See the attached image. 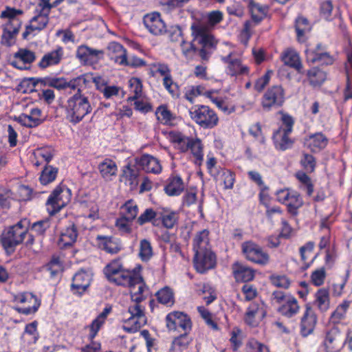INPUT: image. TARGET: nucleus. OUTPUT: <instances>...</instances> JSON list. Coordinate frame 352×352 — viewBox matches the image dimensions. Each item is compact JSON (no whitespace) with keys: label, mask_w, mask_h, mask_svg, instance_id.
<instances>
[{"label":"nucleus","mask_w":352,"mask_h":352,"mask_svg":"<svg viewBox=\"0 0 352 352\" xmlns=\"http://www.w3.org/2000/svg\"><path fill=\"white\" fill-rule=\"evenodd\" d=\"M192 41L187 44L182 38V30L179 26L173 27L168 32L172 42L181 41L184 55L186 57L197 53L204 61H208L216 50L217 41L202 23H194L191 25Z\"/></svg>","instance_id":"nucleus-1"},{"label":"nucleus","mask_w":352,"mask_h":352,"mask_svg":"<svg viewBox=\"0 0 352 352\" xmlns=\"http://www.w3.org/2000/svg\"><path fill=\"white\" fill-rule=\"evenodd\" d=\"M30 226V220L23 219L3 230L0 236V243L7 255L12 254L15 252L16 248L23 243Z\"/></svg>","instance_id":"nucleus-2"},{"label":"nucleus","mask_w":352,"mask_h":352,"mask_svg":"<svg viewBox=\"0 0 352 352\" xmlns=\"http://www.w3.org/2000/svg\"><path fill=\"white\" fill-rule=\"evenodd\" d=\"M132 304L129 307V317L124 319L123 329L129 333L138 331L146 323L144 314V307L140 303L145 299L143 294H138L136 292L131 291Z\"/></svg>","instance_id":"nucleus-3"},{"label":"nucleus","mask_w":352,"mask_h":352,"mask_svg":"<svg viewBox=\"0 0 352 352\" xmlns=\"http://www.w3.org/2000/svg\"><path fill=\"white\" fill-rule=\"evenodd\" d=\"M66 111L70 122L76 124L91 113L92 107L86 96L76 93L67 100Z\"/></svg>","instance_id":"nucleus-4"},{"label":"nucleus","mask_w":352,"mask_h":352,"mask_svg":"<svg viewBox=\"0 0 352 352\" xmlns=\"http://www.w3.org/2000/svg\"><path fill=\"white\" fill-rule=\"evenodd\" d=\"M190 118L203 129H213L219 124L216 112L206 105H195L189 110Z\"/></svg>","instance_id":"nucleus-5"},{"label":"nucleus","mask_w":352,"mask_h":352,"mask_svg":"<svg viewBox=\"0 0 352 352\" xmlns=\"http://www.w3.org/2000/svg\"><path fill=\"white\" fill-rule=\"evenodd\" d=\"M107 280L117 285L126 286L130 283L134 274L124 268L120 259H114L108 263L103 270Z\"/></svg>","instance_id":"nucleus-6"},{"label":"nucleus","mask_w":352,"mask_h":352,"mask_svg":"<svg viewBox=\"0 0 352 352\" xmlns=\"http://www.w3.org/2000/svg\"><path fill=\"white\" fill-rule=\"evenodd\" d=\"M285 91L280 85H274L267 89L261 98V105L265 111L282 107L285 102Z\"/></svg>","instance_id":"nucleus-7"},{"label":"nucleus","mask_w":352,"mask_h":352,"mask_svg":"<svg viewBox=\"0 0 352 352\" xmlns=\"http://www.w3.org/2000/svg\"><path fill=\"white\" fill-rule=\"evenodd\" d=\"M70 190L58 186L49 197L46 205L47 210L50 215H54L65 207L69 202Z\"/></svg>","instance_id":"nucleus-8"},{"label":"nucleus","mask_w":352,"mask_h":352,"mask_svg":"<svg viewBox=\"0 0 352 352\" xmlns=\"http://www.w3.org/2000/svg\"><path fill=\"white\" fill-rule=\"evenodd\" d=\"M241 248L242 252L248 260L262 265L268 263L270 261L268 254L255 243L251 241H245L242 243Z\"/></svg>","instance_id":"nucleus-9"},{"label":"nucleus","mask_w":352,"mask_h":352,"mask_svg":"<svg viewBox=\"0 0 352 352\" xmlns=\"http://www.w3.org/2000/svg\"><path fill=\"white\" fill-rule=\"evenodd\" d=\"M215 265L216 256L210 248L195 252L194 265L198 272L203 274L213 268Z\"/></svg>","instance_id":"nucleus-10"},{"label":"nucleus","mask_w":352,"mask_h":352,"mask_svg":"<svg viewBox=\"0 0 352 352\" xmlns=\"http://www.w3.org/2000/svg\"><path fill=\"white\" fill-rule=\"evenodd\" d=\"M166 327L169 330H179L182 329L188 333L191 330L192 322L188 315L180 311H173L166 317Z\"/></svg>","instance_id":"nucleus-11"},{"label":"nucleus","mask_w":352,"mask_h":352,"mask_svg":"<svg viewBox=\"0 0 352 352\" xmlns=\"http://www.w3.org/2000/svg\"><path fill=\"white\" fill-rule=\"evenodd\" d=\"M346 342L344 335L338 327H333L327 331L324 344L327 352H339Z\"/></svg>","instance_id":"nucleus-12"},{"label":"nucleus","mask_w":352,"mask_h":352,"mask_svg":"<svg viewBox=\"0 0 352 352\" xmlns=\"http://www.w3.org/2000/svg\"><path fill=\"white\" fill-rule=\"evenodd\" d=\"M306 58L309 63L321 65H332L335 58L329 52H326L325 47L318 43L315 49L306 50Z\"/></svg>","instance_id":"nucleus-13"},{"label":"nucleus","mask_w":352,"mask_h":352,"mask_svg":"<svg viewBox=\"0 0 352 352\" xmlns=\"http://www.w3.org/2000/svg\"><path fill=\"white\" fill-rule=\"evenodd\" d=\"M102 50L93 49L85 45L78 47L76 56L82 65H94L102 58Z\"/></svg>","instance_id":"nucleus-14"},{"label":"nucleus","mask_w":352,"mask_h":352,"mask_svg":"<svg viewBox=\"0 0 352 352\" xmlns=\"http://www.w3.org/2000/svg\"><path fill=\"white\" fill-rule=\"evenodd\" d=\"M36 60V54L34 52L27 48H20L13 55L10 60V65L20 70L29 69L30 66Z\"/></svg>","instance_id":"nucleus-15"},{"label":"nucleus","mask_w":352,"mask_h":352,"mask_svg":"<svg viewBox=\"0 0 352 352\" xmlns=\"http://www.w3.org/2000/svg\"><path fill=\"white\" fill-rule=\"evenodd\" d=\"M40 12L36 16H34L30 21V25L26 26L25 31L23 33V38L26 39L29 34L33 31L38 30L41 31L43 30L49 22L48 14L50 10L44 8L43 6Z\"/></svg>","instance_id":"nucleus-16"},{"label":"nucleus","mask_w":352,"mask_h":352,"mask_svg":"<svg viewBox=\"0 0 352 352\" xmlns=\"http://www.w3.org/2000/svg\"><path fill=\"white\" fill-rule=\"evenodd\" d=\"M317 322V316L311 308L307 304L305 310L300 319V333L303 337H306L313 333Z\"/></svg>","instance_id":"nucleus-17"},{"label":"nucleus","mask_w":352,"mask_h":352,"mask_svg":"<svg viewBox=\"0 0 352 352\" xmlns=\"http://www.w3.org/2000/svg\"><path fill=\"white\" fill-rule=\"evenodd\" d=\"M143 22L146 28L153 35H160L166 32V25L157 12L146 14Z\"/></svg>","instance_id":"nucleus-18"},{"label":"nucleus","mask_w":352,"mask_h":352,"mask_svg":"<svg viewBox=\"0 0 352 352\" xmlns=\"http://www.w3.org/2000/svg\"><path fill=\"white\" fill-rule=\"evenodd\" d=\"M135 163L139 168L147 173L159 174L162 171L159 160L148 154H144L140 158H136Z\"/></svg>","instance_id":"nucleus-19"},{"label":"nucleus","mask_w":352,"mask_h":352,"mask_svg":"<svg viewBox=\"0 0 352 352\" xmlns=\"http://www.w3.org/2000/svg\"><path fill=\"white\" fill-rule=\"evenodd\" d=\"M328 144L327 138L322 133H316L306 137L304 146L311 152H319L326 147Z\"/></svg>","instance_id":"nucleus-20"},{"label":"nucleus","mask_w":352,"mask_h":352,"mask_svg":"<svg viewBox=\"0 0 352 352\" xmlns=\"http://www.w3.org/2000/svg\"><path fill=\"white\" fill-rule=\"evenodd\" d=\"M107 50V55L111 60L120 65H124L127 53L126 49L120 43L111 42L109 43Z\"/></svg>","instance_id":"nucleus-21"},{"label":"nucleus","mask_w":352,"mask_h":352,"mask_svg":"<svg viewBox=\"0 0 352 352\" xmlns=\"http://www.w3.org/2000/svg\"><path fill=\"white\" fill-rule=\"evenodd\" d=\"M91 276L84 270H80L73 277L71 285L72 290L74 293L81 294L89 286Z\"/></svg>","instance_id":"nucleus-22"},{"label":"nucleus","mask_w":352,"mask_h":352,"mask_svg":"<svg viewBox=\"0 0 352 352\" xmlns=\"http://www.w3.org/2000/svg\"><path fill=\"white\" fill-rule=\"evenodd\" d=\"M63 57V50L61 47H57L45 54L38 63V67L41 69H45L48 67L59 64Z\"/></svg>","instance_id":"nucleus-23"},{"label":"nucleus","mask_w":352,"mask_h":352,"mask_svg":"<svg viewBox=\"0 0 352 352\" xmlns=\"http://www.w3.org/2000/svg\"><path fill=\"white\" fill-rule=\"evenodd\" d=\"M41 114L42 112L41 109L34 108L31 110L29 115L22 113L19 116L17 120L21 124L29 128H32L43 122V119L41 117Z\"/></svg>","instance_id":"nucleus-24"},{"label":"nucleus","mask_w":352,"mask_h":352,"mask_svg":"<svg viewBox=\"0 0 352 352\" xmlns=\"http://www.w3.org/2000/svg\"><path fill=\"white\" fill-rule=\"evenodd\" d=\"M234 278L238 282H248L253 280L254 271L241 263H235L232 266Z\"/></svg>","instance_id":"nucleus-25"},{"label":"nucleus","mask_w":352,"mask_h":352,"mask_svg":"<svg viewBox=\"0 0 352 352\" xmlns=\"http://www.w3.org/2000/svg\"><path fill=\"white\" fill-rule=\"evenodd\" d=\"M97 239L100 241L99 243L100 248L111 254H117L122 249L120 241L112 236L98 235Z\"/></svg>","instance_id":"nucleus-26"},{"label":"nucleus","mask_w":352,"mask_h":352,"mask_svg":"<svg viewBox=\"0 0 352 352\" xmlns=\"http://www.w3.org/2000/svg\"><path fill=\"white\" fill-rule=\"evenodd\" d=\"M222 60L227 63L228 74L231 76L239 74H245L248 72V68L241 64V60L239 58H233L232 54L222 58Z\"/></svg>","instance_id":"nucleus-27"},{"label":"nucleus","mask_w":352,"mask_h":352,"mask_svg":"<svg viewBox=\"0 0 352 352\" xmlns=\"http://www.w3.org/2000/svg\"><path fill=\"white\" fill-rule=\"evenodd\" d=\"M300 307L297 300L291 296L286 298V301L278 308V312L287 318H292L299 311Z\"/></svg>","instance_id":"nucleus-28"},{"label":"nucleus","mask_w":352,"mask_h":352,"mask_svg":"<svg viewBox=\"0 0 352 352\" xmlns=\"http://www.w3.org/2000/svg\"><path fill=\"white\" fill-rule=\"evenodd\" d=\"M214 92L215 91L214 90H206V87L203 85L192 86L185 92L184 98L191 104H193L195 98L198 96L204 95L210 98Z\"/></svg>","instance_id":"nucleus-29"},{"label":"nucleus","mask_w":352,"mask_h":352,"mask_svg":"<svg viewBox=\"0 0 352 352\" xmlns=\"http://www.w3.org/2000/svg\"><path fill=\"white\" fill-rule=\"evenodd\" d=\"M289 134L283 132L282 130H277L274 132L273 139L276 148L285 151L292 146L294 142L288 137Z\"/></svg>","instance_id":"nucleus-30"},{"label":"nucleus","mask_w":352,"mask_h":352,"mask_svg":"<svg viewBox=\"0 0 352 352\" xmlns=\"http://www.w3.org/2000/svg\"><path fill=\"white\" fill-rule=\"evenodd\" d=\"M184 189V184L182 178L179 176L169 178L164 190L169 196H176L181 194Z\"/></svg>","instance_id":"nucleus-31"},{"label":"nucleus","mask_w":352,"mask_h":352,"mask_svg":"<svg viewBox=\"0 0 352 352\" xmlns=\"http://www.w3.org/2000/svg\"><path fill=\"white\" fill-rule=\"evenodd\" d=\"M282 60L285 65L295 69L298 72L301 73L302 65L300 57L294 50H287L282 54Z\"/></svg>","instance_id":"nucleus-32"},{"label":"nucleus","mask_w":352,"mask_h":352,"mask_svg":"<svg viewBox=\"0 0 352 352\" xmlns=\"http://www.w3.org/2000/svg\"><path fill=\"white\" fill-rule=\"evenodd\" d=\"M98 170L104 179L110 180L112 176L116 175L118 168L115 162L105 159L98 165Z\"/></svg>","instance_id":"nucleus-33"},{"label":"nucleus","mask_w":352,"mask_h":352,"mask_svg":"<svg viewBox=\"0 0 352 352\" xmlns=\"http://www.w3.org/2000/svg\"><path fill=\"white\" fill-rule=\"evenodd\" d=\"M208 235L209 231L208 230H203L196 234L192 243L194 252L210 248Z\"/></svg>","instance_id":"nucleus-34"},{"label":"nucleus","mask_w":352,"mask_h":352,"mask_svg":"<svg viewBox=\"0 0 352 352\" xmlns=\"http://www.w3.org/2000/svg\"><path fill=\"white\" fill-rule=\"evenodd\" d=\"M249 8L252 16V19L254 23H258L266 16L268 8L263 7L253 0L249 1Z\"/></svg>","instance_id":"nucleus-35"},{"label":"nucleus","mask_w":352,"mask_h":352,"mask_svg":"<svg viewBox=\"0 0 352 352\" xmlns=\"http://www.w3.org/2000/svg\"><path fill=\"white\" fill-rule=\"evenodd\" d=\"M263 316V311L257 303H252L248 307L245 315V322L250 326L257 324L256 317Z\"/></svg>","instance_id":"nucleus-36"},{"label":"nucleus","mask_w":352,"mask_h":352,"mask_svg":"<svg viewBox=\"0 0 352 352\" xmlns=\"http://www.w3.org/2000/svg\"><path fill=\"white\" fill-rule=\"evenodd\" d=\"M315 305L321 312H325L329 308V294L328 289L322 288L316 293Z\"/></svg>","instance_id":"nucleus-37"},{"label":"nucleus","mask_w":352,"mask_h":352,"mask_svg":"<svg viewBox=\"0 0 352 352\" xmlns=\"http://www.w3.org/2000/svg\"><path fill=\"white\" fill-rule=\"evenodd\" d=\"M171 141L177 144L178 149L182 152H186L189 150L192 138H189L179 132H170Z\"/></svg>","instance_id":"nucleus-38"},{"label":"nucleus","mask_w":352,"mask_h":352,"mask_svg":"<svg viewBox=\"0 0 352 352\" xmlns=\"http://www.w3.org/2000/svg\"><path fill=\"white\" fill-rule=\"evenodd\" d=\"M307 76L309 83L314 86H319L324 82L326 73L318 67H313L307 71Z\"/></svg>","instance_id":"nucleus-39"},{"label":"nucleus","mask_w":352,"mask_h":352,"mask_svg":"<svg viewBox=\"0 0 352 352\" xmlns=\"http://www.w3.org/2000/svg\"><path fill=\"white\" fill-rule=\"evenodd\" d=\"M155 116L157 120L164 125L169 124L175 118L173 113L168 110L167 106L164 104H162L157 108Z\"/></svg>","instance_id":"nucleus-40"},{"label":"nucleus","mask_w":352,"mask_h":352,"mask_svg":"<svg viewBox=\"0 0 352 352\" xmlns=\"http://www.w3.org/2000/svg\"><path fill=\"white\" fill-rule=\"evenodd\" d=\"M122 217L133 221L138 214V205L133 201H127L121 208Z\"/></svg>","instance_id":"nucleus-41"},{"label":"nucleus","mask_w":352,"mask_h":352,"mask_svg":"<svg viewBox=\"0 0 352 352\" xmlns=\"http://www.w3.org/2000/svg\"><path fill=\"white\" fill-rule=\"evenodd\" d=\"M77 236V228L74 223H72L62 232L60 240L65 245H71L76 241Z\"/></svg>","instance_id":"nucleus-42"},{"label":"nucleus","mask_w":352,"mask_h":352,"mask_svg":"<svg viewBox=\"0 0 352 352\" xmlns=\"http://www.w3.org/2000/svg\"><path fill=\"white\" fill-rule=\"evenodd\" d=\"M303 204V201L300 195L296 192H292L289 199L286 203L288 212L292 215H296L298 209Z\"/></svg>","instance_id":"nucleus-43"},{"label":"nucleus","mask_w":352,"mask_h":352,"mask_svg":"<svg viewBox=\"0 0 352 352\" xmlns=\"http://www.w3.org/2000/svg\"><path fill=\"white\" fill-rule=\"evenodd\" d=\"M89 81L85 75H82L72 79L69 82L66 81L65 88L69 87L73 90L77 89V93L81 94V91L87 87Z\"/></svg>","instance_id":"nucleus-44"},{"label":"nucleus","mask_w":352,"mask_h":352,"mask_svg":"<svg viewBox=\"0 0 352 352\" xmlns=\"http://www.w3.org/2000/svg\"><path fill=\"white\" fill-rule=\"evenodd\" d=\"M296 177L300 183V188L305 190L308 196H311L314 192V185L311 178L302 171L296 173Z\"/></svg>","instance_id":"nucleus-45"},{"label":"nucleus","mask_w":352,"mask_h":352,"mask_svg":"<svg viewBox=\"0 0 352 352\" xmlns=\"http://www.w3.org/2000/svg\"><path fill=\"white\" fill-rule=\"evenodd\" d=\"M46 269L50 272L51 278H55L62 273L63 265L58 257L53 256L47 264Z\"/></svg>","instance_id":"nucleus-46"},{"label":"nucleus","mask_w":352,"mask_h":352,"mask_svg":"<svg viewBox=\"0 0 352 352\" xmlns=\"http://www.w3.org/2000/svg\"><path fill=\"white\" fill-rule=\"evenodd\" d=\"M40 83L44 86H49L57 89H65L66 80L63 78L45 77L39 78Z\"/></svg>","instance_id":"nucleus-47"},{"label":"nucleus","mask_w":352,"mask_h":352,"mask_svg":"<svg viewBox=\"0 0 352 352\" xmlns=\"http://www.w3.org/2000/svg\"><path fill=\"white\" fill-rule=\"evenodd\" d=\"M349 301H344L338 306L336 309L331 314L330 320L333 324L339 323L344 318L346 311L349 307Z\"/></svg>","instance_id":"nucleus-48"},{"label":"nucleus","mask_w":352,"mask_h":352,"mask_svg":"<svg viewBox=\"0 0 352 352\" xmlns=\"http://www.w3.org/2000/svg\"><path fill=\"white\" fill-rule=\"evenodd\" d=\"M210 99L225 114L228 115L235 111V107L227 100H224L221 98L213 97L212 95H211V98H210Z\"/></svg>","instance_id":"nucleus-49"},{"label":"nucleus","mask_w":352,"mask_h":352,"mask_svg":"<svg viewBox=\"0 0 352 352\" xmlns=\"http://www.w3.org/2000/svg\"><path fill=\"white\" fill-rule=\"evenodd\" d=\"M58 168L52 166H47L41 172L40 181L42 184L47 185L52 182L56 177Z\"/></svg>","instance_id":"nucleus-50"},{"label":"nucleus","mask_w":352,"mask_h":352,"mask_svg":"<svg viewBox=\"0 0 352 352\" xmlns=\"http://www.w3.org/2000/svg\"><path fill=\"white\" fill-rule=\"evenodd\" d=\"M295 28L297 36L300 38L307 32H309L311 28L307 19L303 16H298L296 19Z\"/></svg>","instance_id":"nucleus-51"},{"label":"nucleus","mask_w":352,"mask_h":352,"mask_svg":"<svg viewBox=\"0 0 352 352\" xmlns=\"http://www.w3.org/2000/svg\"><path fill=\"white\" fill-rule=\"evenodd\" d=\"M158 302L166 305H172L174 303V297L172 290L168 287H164L156 294Z\"/></svg>","instance_id":"nucleus-52"},{"label":"nucleus","mask_w":352,"mask_h":352,"mask_svg":"<svg viewBox=\"0 0 352 352\" xmlns=\"http://www.w3.org/2000/svg\"><path fill=\"white\" fill-rule=\"evenodd\" d=\"M163 226L168 228H173L178 220V214L173 211H164L161 215Z\"/></svg>","instance_id":"nucleus-53"},{"label":"nucleus","mask_w":352,"mask_h":352,"mask_svg":"<svg viewBox=\"0 0 352 352\" xmlns=\"http://www.w3.org/2000/svg\"><path fill=\"white\" fill-rule=\"evenodd\" d=\"M126 286L131 288V291L136 292L138 294H143L145 289V284L143 281V278L140 276L135 274L132 276L130 283L127 284Z\"/></svg>","instance_id":"nucleus-54"},{"label":"nucleus","mask_w":352,"mask_h":352,"mask_svg":"<svg viewBox=\"0 0 352 352\" xmlns=\"http://www.w3.org/2000/svg\"><path fill=\"white\" fill-rule=\"evenodd\" d=\"M50 227V221L49 219H43L36 222L30 223V229L32 232H34L36 235H43L46 230Z\"/></svg>","instance_id":"nucleus-55"},{"label":"nucleus","mask_w":352,"mask_h":352,"mask_svg":"<svg viewBox=\"0 0 352 352\" xmlns=\"http://www.w3.org/2000/svg\"><path fill=\"white\" fill-rule=\"evenodd\" d=\"M139 256L142 261H148L153 256L152 246L147 239L140 241Z\"/></svg>","instance_id":"nucleus-56"},{"label":"nucleus","mask_w":352,"mask_h":352,"mask_svg":"<svg viewBox=\"0 0 352 352\" xmlns=\"http://www.w3.org/2000/svg\"><path fill=\"white\" fill-rule=\"evenodd\" d=\"M122 177L129 182L131 186H135L138 184V170L132 168L130 165L124 166Z\"/></svg>","instance_id":"nucleus-57"},{"label":"nucleus","mask_w":352,"mask_h":352,"mask_svg":"<svg viewBox=\"0 0 352 352\" xmlns=\"http://www.w3.org/2000/svg\"><path fill=\"white\" fill-rule=\"evenodd\" d=\"M189 150H190L192 154L196 159V163H199L203 160V151L200 140L192 139Z\"/></svg>","instance_id":"nucleus-58"},{"label":"nucleus","mask_w":352,"mask_h":352,"mask_svg":"<svg viewBox=\"0 0 352 352\" xmlns=\"http://www.w3.org/2000/svg\"><path fill=\"white\" fill-rule=\"evenodd\" d=\"M300 164L307 173H312L316 165L315 157L310 154L303 153L300 160Z\"/></svg>","instance_id":"nucleus-59"},{"label":"nucleus","mask_w":352,"mask_h":352,"mask_svg":"<svg viewBox=\"0 0 352 352\" xmlns=\"http://www.w3.org/2000/svg\"><path fill=\"white\" fill-rule=\"evenodd\" d=\"M220 179L223 182L225 188L232 189L234 182V174L233 172L223 169L219 172Z\"/></svg>","instance_id":"nucleus-60"},{"label":"nucleus","mask_w":352,"mask_h":352,"mask_svg":"<svg viewBox=\"0 0 352 352\" xmlns=\"http://www.w3.org/2000/svg\"><path fill=\"white\" fill-rule=\"evenodd\" d=\"M40 83L39 78H23L19 85V89L25 93L33 91L37 84Z\"/></svg>","instance_id":"nucleus-61"},{"label":"nucleus","mask_w":352,"mask_h":352,"mask_svg":"<svg viewBox=\"0 0 352 352\" xmlns=\"http://www.w3.org/2000/svg\"><path fill=\"white\" fill-rule=\"evenodd\" d=\"M129 85L134 94L133 96L129 98V99L134 100L141 97L142 93V85L141 80L138 78H131L129 80Z\"/></svg>","instance_id":"nucleus-62"},{"label":"nucleus","mask_w":352,"mask_h":352,"mask_svg":"<svg viewBox=\"0 0 352 352\" xmlns=\"http://www.w3.org/2000/svg\"><path fill=\"white\" fill-rule=\"evenodd\" d=\"M326 278L324 267H321L314 271L311 274V281L315 286L319 287L323 285Z\"/></svg>","instance_id":"nucleus-63"},{"label":"nucleus","mask_w":352,"mask_h":352,"mask_svg":"<svg viewBox=\"0 0 352 352\" xmlns=\"http://www.w3.org/2000/svg\"><path fill=\"white\" fill-rule=\"evenodd\" d=\"M280 113L282 115V124L278 130H282L283 132H285L286 133H291L294 123L293 118L288 114L283 113L281 111Z\"/></svg>","instance_id":"nucleus-64"}]
</instances>
